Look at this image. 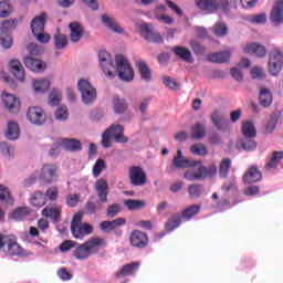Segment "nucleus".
Segmentation results:
<instances>
[{
	"instance_id": "f257e3e1",
	"label": "nucleus",
	"mask_w": 283,
	"mask_h": 283,
	"mask_svg": "<svg viewBox=\"0 0 283 283\" xmlns=\"http://www.w3.org/2000/svg\"><path fill=\"white\" fill-rule=\"evenodd\" d=\"M172 167L175 169H188L185 172V178L190 182H202L207 180V178H209V180H213L218 174V166H216V164H211L206 167L202 166L201 160L196 161L193 159H185L182 150L180 149L177 150V155L172 159Z\"/></svg>"
},
{
	"instance_id": "f03ea898",
	"label": "nucleus",
	"mask_w": 283,
	"mask_h": 283,
	"mask_svg": "<svg viewBox=\"0 0 283 283\" xmlns=\"http://www.w3.org/2000/svg\"><path fill=\"white\" fill-rule=\"evenodd\" d=\"M98 61L99 67H102V72L108 78H114L117 72L118 77L122 81H125L126 83H129V81H134V69H132V65H129V62H127L126 56L116 55V65H114V60H112V55H109L107 51L102 50L98 53Z\"/></svg>"
},
{
	"instance_id": "7ed1b4c3",
	"label": "nucleus",
	"mask_w": 283,
	"mask_h": 283,
	"mask_svg": "<svg viewBox=\"0 0 283 283\" xmlns=\"http://www.w3.org/2000/svg\"><path fill=\"white\" fill-rule=\"evenodd\" d=\"M106 244L107 242L104 238L93 237L75 248L73 258H75V260H90L92 255L98 253Z\"/></svg>"
},
{
	"instance_id": "20e7f679",
	"label": "nucleus",
	"mask_w": 283,
	"mask_h": 283,
	"mask_svg": "<svg viewBox=\"0 0 283 283\" xmlns=\"http://www.w3.org/2000/svg\"><path fill=\"white\" fill-rule=\"evenodd\" d=\"M0 251L9 258H25L28 251L17 242L13 235L3 234L0 232Z\"/></svg>"
},
{
	"instance_id": "39448f33",
	"label": "nucleus",
	"mask_w": 283,
	"mask_h": 283,
	"mask_svg": "<svg viewBox=\"0 0 283 283\" xmlns=\"http://www.w3.org/2000/svg\"><path fill=\"white\" fill-rule=\"evenodd\" d=\"M39 179L44 185H52L59 180V166L56 164H44L41 168Z\"/></svg>"
},
{
	"instance_id": "423d86ee",
	"label": "nucleus",
	"mask_w": 283,
	"mask_h": 283,
	"mask_svg": "<svg viewBox=\"0 0 283 283\" xmlns=\"http://www.w3.org/2000/svg\"><path fill=\"white\" fill-rule=\"evenodd\" d=\"M77 87L82 95V101L85 105H90L96 101V88L93 87L86 80H80Z\"/></svg>"
},
{
	"instance_id": "0eeeda50",
	"label": "nucleus",
	"mask_w": 283,
	"mask_h": 283,
	"mask_svg": "<svg viewBox=\"0 0 283 283\" xmlns=\"http://www.w3.org/2000/svg\"><path fill=\"white\" fill-rule=\"evenodd\" d=\"M283 52L280 49H274L270 54L269 70L272 76H277L282 72Z\"/></svg>"
},
{
	"instance_id": "6e6552de",
	"label": "nucleus",
	"mask_w": 283,
	"mask_h": 283,
	"mask_svg": "<svg viewBox=\"0 0 283 283\" xmlns=\"http://www.w3.org/2000/svg\"><path fill=\"white\" fill-rule=\"evenodd\" d=\"M27 118L30 120V123H33V125H43V123H45L48 119V116L45 115V111H43V108L32 106L28 109Z\"/></svg>"
},
{
	"instance_id": "1a4fd4ad",
	"label": "nucleus",
	"mask_w": 283,
	"mask_h": 283,
	"mask_svg": "<svg viewBox=\"0 0 283 283\" xmlns=\"http://www.w3.org/2000/svg\"><path fill=\"white\" fill-rule=\"evenodd\" d=\"M211 120L212 125L218 129L219 132H229L230 123L229 119L222 115L220 111H213L211 114Z\"/></svg>"
},
{
	"instance_id": "9d476101",
	"label": "nucleus",
	"mask_w": 283,
	"mask_h": 283,
	"mask_svg": "<svg viewBox=\"0 0 283 283\" xmlns=\"http://www.w3.org/2000/svg\"><path fill=\"white\" fill-rule=\"evenodd\" d=\"M2 103L11 114H18L21 109V102L12 94L2 93Z\"/></svg>"
},
{
	"instance_id": "9b49d317",
	"label": "nucleus",
	"mask_w": 283,
	"mask_h": 283,
	"mask_svg": "<svg viewBox=\"0 0 283 283\" xmlns=\"http://www.w3.org/2000/svg\"><path fill=\"white\" fill-rule=\"evenodd\" d=\"M9 71L13 74L14 78L20 83L25 81V69H23V64L21 61L17 59H12L9 62Z\"/></svg>"
},
{
	"instance_id": "f8f14e48",
	"label": "nucleus",
	"mask_w": 283,
	"mask_h": 283,
	"mask_svg": "<svg viewBox=\"0 0 283 283\" xmlns=\"http://www.w3.org/2000/svg\"><path fill=\"white\" fill-rule=\"evenodd\" d=\"M70 30V40L71 43H78L81 39H83V34H85V29L83 28V24L74 21L69 24Z\"/></svg>"
},
{
	"instance_id": "ddd939ff",
	"label": "nucleus",
	"mask_w": 283,
	"mask_h": 283,
	"mask_svg": "<svg viewBox=\"0 0 283 283\" xmlns=\"http://www.w3.org/2000/svg\"><path fill=\"white\" fill-rule=\"evenodd\" d=\"M95 191L97 193L99 202H107V196H109V185L107 184V180L98 179L95 182Z\"/></svg>"
},
{
	"instance_id": "4468645a",
	"label": "nucleus",
	"mask_w": 283,
	"mask_h": 283,
	"mask_svg": "<svg viewBox=\"0 0 283 283\" xmlns=\"http://www.w3.org/2000/svg\"><path fill=\"white\" fill-rule=\"evenodd\" d=\"M143 32L146 41H149L150 43H163L164 39L160 33L154 31V25L149 23L143 24Z\"/></svg>"
},
{
	"instance_id": "2eb2a0df",
	"label": "nucleus",
	"mask_w": 283,
	"mask_h": 283,
	"mask_svg": "<svg viewBox=\"0 0 283 283\" xmlns=\"http://www.w3.org/2000/svg\"><path fill=\"white\" fill-rule=\"evenodd\" d=\"M23 63L28 70H31V72H45V67H48L45 62L32 56H24Z\"/></svg>"
},
{
	"instance_id": "dca6fc26",
	"label": "nucleus",
	"mask_w": 283,
	"mask_h": 283,
	"mask_svg": "<svg viewBox=\"0 0 283 283\" xmlns=\"http://www.w3.org/2000/svg\"><path fill=\"white\" fill-rule=\"evenodd\" d=\"M195 6L208 14H213L220 8L218 0H195Z\"/></svg>"
},
{
	"instance_id": "f3484780",
	"label": "nucleus",
	"mask_w": 283,
	"mask_h": 283,
	"mask_svg": "<svg viewBox=\"0 0 283 283\" xmlns=\"http://www.w3.org/2000/svg\"><path fill=\"white\" fill-rule=\"evenodd\" d=\"M106 132L111 133L112 138H114L115 143L125 144L128 143L127 137H125V127L123 125H111Z\"/></svg>"
},
{
	"instance_id": "a211bd4d",
	"label": "nucleus",
	"mask_w": 283,
	"mask_h": 283,
	"mask_svg": "<svg viewBox=\"0 0 283 283\" xmlns=\"http://www.w3.org/2000/svg\"><path fill=\"white\" fill-rule=\"evenodd\" d=\"M270 20L274 25L283 23V0L276 1L270 13Z\"/></svg>"
},
{
	"instance_id": "6ab92c4d",
	"label": "nucleus",
	"mask_w": 283,
	"mask_h": 283,
	"mask_svg": "<svg viewBox=\"0 0 283 283\" xmlns=\"http://www.w3.org/2000/svg\"><path fill=\"white\" fill-rule=\"evenodd\" d=\"M48 14L42 12L40 15L35 17L31 22V32L32 34H39L40 32H45V21Z\"/></svg>"
},
{
	"instance_id": "aec40b11",
	"label": "nucleus",
	"mask_w": 283,
	"mask_h": 283,
	"mask_svg": "<svg viewBox=\"0 0 283 283\" xmlns=\"http://www.w3.org/2000/svg\"><path fill=\"white\" fill-rule=\"evenodd\" d=\"M127 220L125 218H117L113 221H102L99 223L101 231H104L105 233H112L115 229H118V227L125 226Z\"/></svg>"
},
{
	"instance_id": "412c9836",
	"label": "nucleus",
	"mask_w": 283,
	"mask_h": 283,
	"mask_svg": "<svg viewBox=\"0 0 283 283\" xmlns=\"http://www.w3.org/2000/svg\"><path fill=\"white\" fill-rule=\"evenodd\" d=\"M140 269V263L133 262L124 265L119 271L115 273L116 280H120V277H127L129 275H134L136 271Z\"/></svg>"
},
{
	"instance_id": "4be33fe9",
	"label": "nucleus",
	"mask_w": 283,
	"mask_h": 283,
	"mask_svg": "<svg viewBox=\"0 0 283 283\" xmlns=\"http://www.w3.org/2000/svg\"><path fill=\"white\" fill-rule=\"evenodd\" d=\"M202 209V205H191L188 206L187 208L182 209L180 214L181 220H186V222H189V220H193L198 213H200V210Z\"/></svg>"
},
{
	"instance_id": "5701e85b",
	"label": "nucleus",
	"mask_w": 283,
	"mask_h": 283,
	"mask_svg": "<svg viewBox=\"0 0 283 283\" xmlns=\"http://www.w3.org/2000/svg\"><path fill=\"white\" fill-rule=\"evenodd\" d=\"M260 180H262V172L255 166L249 168L243 176V182L247 185H253V182H260Z\"/></svg>"
},
{
	"instance_id": "b1692460",
	"label": "nucleus",
	"mask_w": 283,
	"mask_h": 283,
	"mask_svg": "<svg viewBox=\"0 0 283 283\" xmlns=\"http://www.w3.org/2000/svg\"><path fill=\"white\" fill-rule=\"evenodd\" d=\"M244 52H247V54H253V56H258V59H262V57L266 56V48H264V45H260L255 42L247 44L244 46Z\"/></svg>"
},
{
	"instance_id": "393cba45",
	"label": "nucleus",
	"mask_w": 283,
	"mask_h": 283,
	"mask_svg": "<svg viewBox=\"0 0 283 283\" xmlns=\"http://www.w3.org/2000/svg\"><path fill=\"white\" fill-rule=\"evenodd\" d=\"M61 208L56 206L46 207L42 210L43 218H50L55 224L61 222Z\"/></svg>"
},
{
	"instance_id": "a878e982",
	"label": "nucleus",
	"mask_w": 283,
	"mask_h": 283,
	"mask_svg": "<svg viewBox=\"0 0 283 283\" xmlns=\"http://www.w3.org/2000/svg\"><path fill=\"white\" fill-rule=\"evenodd\" d=\"M259 104L264 109L269 108L270 105H273V93L271 90L261 87L259 93Z\"/></svg>"
},
{
	"instance_id": "bb28decb",
	"label": "nucleus",
	"mask_w": 283,
	"mask_h": 283,
	"mask_svg": "<svg viewBox=\"0 0 283 283\" xmlns=\"http://www.w3.org/2000/svg\"><path fill=\"white\" fill-rule=\"evenodd\" d=\"M165 12H167V7L164 4L158 6L154 10V14L160 23H165L166 25H171L174 23V19L170 15H167Z\"/></svg>"
},
{
	"instance_id": "cd10ccee",
	"label": "nucleus",
	"mask_w": 283,
	"mask_h": 283,
	"mask_svg": "<svg viewBox=\"0 0 283 283\" xmlns=\"http://www.w3.org/2000/svg\"><path fill=\"white\" fill-rule=\"evenodd\" d=\"M172 52L181 61H185V63H193V56L191 55V50H189L188 48L177 45L172 48Z\"/></svg>"
},
{
	"instance_id": "c85d7f7f",
	"label": "nucleus",
	"mask_w": 283,
	"mask_h": 283,
	"mask_svg": "<svg viewBox=\"0 0 283 283\" xmlns=\"http://www.w3.org/2000/svg\"><path fill=\"white\" fill-rule=\"evenodd\" d=\"M282 116V111H274L271 115V118L266 123V125L263 128V134H273L275 132V127L277 125V120H280V117Z\"/></svg>"
},
{
	"instance_id": "c756f323",
	"label": "nucleus",
	"mask_w": 283,
	"mask_h": 283,
	"mask_svg": "<svg viewBox=\"0 0 283 283\" xmlns=\"http://www.w3.org/2000/svg\"><path fill=\"white\" fill-rule=\"evenodd\" d=\"M231 59V51H221L217 53L209 54L207 60L210 63H229Z\"/></svg>"
},
{
	"instance_id": "7c9ffc66",
	"label": "nucleus",
	"mask_w": 283,
	"mask_h": 283,
	"mask_svg": "<svg viewBox=\"0 0 283 283\" xmlns=\"http://www.w3.org/2000/svg\"><path fill=\"white\" fill-rule=\"evenodd\" d=\"M62 147H64V149L66 151H81L83 149V145L81 144V140L78 139H62Z\"/></svg>"
},
{
	"instance_id": "2f4dec72",
	"label": "nucleus",
	"mask_w": 283,
	"mask_h": 283,
	"mask_svg": "<svg viewBox=\"0 0 283 283\" xmlns=\"http://www.w3.org/2000/svg\"><path fill=\"white\" fill-rule=\"evenodd\" d=\"M239 147H241L243 151H255V149H258V142H255L253 137H243L239 139Z\"/></svg>"
},
{
	"instance_id": "473e14b6",
	"label": "nucleus",
	"mask_w": 283,
	"mask_h": 283,
	"mask_svg": "<svg viewBox=\"0 0 283 283\" xmlns=\"http://www.w3.org/2000/svg\"><path fill=\"white\" fill-rule=\"evenodd\" d=\"M191 135L190 138L192 140H200V138H205L207 136V128L205 127L203 124L200 123H196L192 127H191Z\"/></svg>"
},
{
	"instance_id": "72a5a7b5",
	"label": "nucleus",
	"mask_w": 283,
	"mask_h": 283,
	"mask_svg": "<svg viewBox=\"0 0 283 283\" xmlns=\"http://www.w3.org/2000/svg\"><path fill=\"white\" fill-rule=\"evenodd\" d=\"M20 134H21V130L19 128V124H17L14 122H9L8 127H7V132H6L7 138L9 140H18Z\"/></svg>"
},
{
	"instance_id": "f704fd0d",
	"label": "nucleus",
	"mask_w": 283,
	"mask_h": 283,
	"mask_svg": "<svg viewBox=\"0 0 283 283\" xmlns=\"http://www.w3.org/2000/svg\"><path fill=\"white\" fill-rule=\"evenodd\" d=\"M283 159V151L282 150H274L269 163L265 165L266 171H271V169H275L280 164V160Z\"/></svg>"
},
{
	"instance_id": "c9c22d12",
	"label": "nucleus",
	"mask_w": 283,
	"mask_h": 283,
	"mask_svg": "<svg viewBox=\"0 0 283 283\" xmlns=\"http://www.w3.org/2000/svg\"><path fill=\"white\" fill-rule=\"evenodd\" d=\"M212 34L219 39H224V36L229 34V25H227L224 22H217L212 27Z\"/></svg>"
},
{
	"instance_id": "e433bc0d",
	"label": "nucleus",
	"mask_w": 283,
	"mask_h": 283,
	"mask_svg": "<svg viewBox=\"0 0 283 283\" xmlns=\"http://www.w3.org/2000/svg\"><path fill=\"white\" fill-rule=\"evenodd\" d=\"M129 178L133 185H143V168L133 167L129 170Z\"/></svg>"
},
{
	"instance_id": "4c0bfd02",
	"label": "nucleus",
	"mask_w": 283,
	"mask_h": 283,
	"mask_svg": "<svg viewBox=\"0 0 283 283\" xmlns=\"http://www.w3.org/2000/svg\"><path fill=\"white\" fill-rule=\"evenodd\" d=\"M241 132L244 138H255L258 136V130H255V126L251 122H244Z\"/></svg>"
},
{
	"instance_id": "58836bf2",
	"label": "nucleus",
	"mask_w": 283,
	"mask_h": 283,
	"mask_svg": "<svg viewBox=\"0 0 283 283\" xmlns=\"http://www.w3.org/2000/svg\"><path fill=\"white\" fill-rule=\"evenodd\" d=\"M102 23H104L106 28H109V30H113V32H118V33L123 32V28H120L118 23L114 21V18L107 14L102 15Z\"/></svg>"
},
{
	"instance_id": "ea45409f",
	"label": "nucleus",
	"mask_w": 283,
	"mask_h": 283,
	"mask_svg": "<svg viewBox=\"0 0 283 283\" xmlns=\"http://www.w3.org/2000/svg\"><path fill=\"white\" fill-rule=\"evenodd\" d=\"M0 203L7 207L8 205H14V199L12 195H10V190L2 185H0Z\"/></svg>"
},
{
	"instance_id": "a19ab883",
	"label": "nucleus",
	"mask_w": 283,
	"mask_h": 283,
	"mask_svg": "<svg viewBox=\"0 0 283 283\" xmlns=\"http://www.w3.org/2000/svg\"><path fill=\"white\" fill-rule=\"evenodd\" d=\"M113 107H114L115 114H124V112L127 111V102H125V99L115 95L113 97Z\"/></svg>"
},
{
	"instance_id": "79ce46f5",
	"label": "nucleus",
	"mask_w": 283,
	"mask_h": 283,
	"mask_svg": "<svg viewBox=\"0 0 283 283\" xmlns=\"http://www.w3.org/2000/svg\"><path fill=\"white\" fill-rule=\"evenodd\" d=\"M81 222H83V213L76 212L71 222V233L76 238L81 237L78 235V227L81 226Z\"/></svg>"
},
{
	"instance_id": "37998d69",
	"label": "nucleus",
	"mask_w": 283,
	"mask_h": 283,
	"mask_svg": "<svg viewBox=\"0 0 283 283\" xmlns=\"http://www.w3.org/2000/svg\"><path fill=\"white\" fill-rule=\"evenodd\" d=\"M93 232H94V227H92V224L82 223L77 230V235H80V237L73 235V238H75V240H83V238H85V235H91V233H93Z\"/></svg>"
},
{
	"instance_id": "c03bdc74",
	"label": "nucleus",
	"mask_w": 283,
	"mask_h": 283,
	"mask_svg": "<svg viewBox=\"0 0 283 283\" xmlns=\"http://www.w3.org/2000/svg\"><path fill=\"white\" fill-rule=\"evenodd\" d=\"M205 191V186L202 184H192L188 187V193L192 200L200 198Z\"/></svg>"
},
{
	"instance_id": "a18cd8bd",
	"label": "nucleus",
	"mask_w": 283,
	"mask_h": 283,
	"mask_svg": "<svg viewBox=\"0 0 283 283\" xmlns=\"http://www.w3.org/2000/svg\"><path fill=\"white\" fill-rule=\"evenodd\" d=\"M30 213H32V210L29 207H20L12 212V218L14 220H25Z\"/></svg>"
},
{
	"instance_id": "49530a36",
	"label": "nucleus",
	"mask_w": 283,
	"mask_h": 283,
	"mask_svg": "<svg viewBox=\"0 0 283 283\" xmlns=\"http://www.w3.org/2000/svg\"><path fill=\"white\" fill-rule=\"evenodd\" d=\"M54 45L56 50H63L67 48V35L62 34L61 30L57 29V33L54 35Z\"/></svg>"
},
{
	"instance_id": "de8ad7c7",
	"label": "nucleus",
	"mask_w": 283,
	"mask_h": 283,
	"mask_svg": "<svg viewBox=\"0 0 283 283\" xmlns=\"http://www.w3.org/2000/svg\"><path fill=\"white\" fill-rule=\"evenodd\" d=\"M182 217L180 213L174 214L166 223V231H174L178 229V226L181 223Z\"/></svg>"
},
{
	"instance_id": "09e8293b",
	"label": "nucleus",
	"mask_w": 283,
	"mask_h": 283,
	"mask_svg": "<svg viewBox=\"0 0 283 283\" xmlns=\"http://www.w3.org/2000/svg\"><path fill=\"white\" fill-rule=\"evenodd\" d=\"M231 171V159L224 158L219 165V176L220 178H227Z\"/></svg>"
},
{
	"instance_id": "8fccbe9b",
	"label": "nucleus",
	"mask_w": 283,
	"mask_h": 283,
	"mask_svg": "<svg viewBox=\"0 0 283 283\" xmlns=\"http://www.w3.org/2000/svg\"><path fill=\"white\" fill-rule=\"evenodd\" d=\"M17 28V21L6 20L0 23V34H10L11 30Z\"/></svg>"
},
{
	"instance_id": "3c124183",
	"label": "nucleus",
	"mask_w": 283,
	"mask_h": 283,
	"mask_svg": "<svg viewBox=\"0 0 283 283\" xmlns=\"http://www.w3.org/2000/svg\"><path fill=\"white\" fill-rule=\"evenodd\" d=\"M31 205L33 207H45V195L41 191L34 192L31 198Z\"/></svg>"
},
{
	"instance_id": "603ef678",
	"label": "nucleus",
	"mask_w": 283,
	"mask_h": 283,
	"mask_svg": "<svg viewBox=\"0 0 283 283\" xmlns=\"http://www.w3.org/2000/svg\"><path fill=\"white\" fill-rule=\"evenodd\" d=\"M34 92H48L50 90V82L48 80H36L33 82Z\"/></svg>"
},
{
	"instance_id": "864d4df0",
	"label": "nucleus",
	"mask_w": 283,
	"mask_h": 283,
	"mask_svg": "<svg viewBox=\"0 0 283 283\" xmlns=\"http://www.w3.org/2000/svg\"><path fill=\"white\" fill-rule=\"evenodd\" d=\"M190 153L193 154V156H207V154H209V149H207L205 144L199 143L191 146Z\"/></svg>"
},
{
	"instance_id": "5fc2aeb1",
	"label": "nucleus",
	"mask_w": 283,
	"mask_h": 283,
	"mask_svg": "<svg viewBox=\"0 0 283 283\" xmlns=\"http://www.w3.org/2000/svg\"><path fill=\"white\" fill-rule=\"evenodd\" d=\"M129 241L133 247H140L143 244V232L134 230L130 233Z\"/></svg>"
},
{
	"instance_id": "6e6d98bb",
	"label": "nucleus",
	"mask_w": 283,
	"mask_h": 283,
	"mask_svg": "<svg viewBox=\"0 0 283 283\" xmlns=\"http://www.w3.org/2000/svg\"><path fill=\"white\" fill-rule=\"evenodd\" d=\"M103 209V205L99 202H94V201H87L85 203V211L88 213V216H93V213H96V211H101Z\"/></svg>"
},
{
	"instance_id": "4d7b16f0",
	"label": "nucleus",
	"mask_w": 283,
	"mask_h": 283,
	"mask_svg": "<svg viewBox=\"0 0 283 283\" xmlns=\"http://www.w3.org/2000/svg\"><path fill=\"white\" fill-rule=\"evenodd\" d=\"M0 151L2 156H7V158H10L14 156V146L8 145L6 142L0 143Z\"/></svg>"
},
{
	"instance_id": "13d9d810",
	"label": "nucleus",
	"mask_w": 283,
	"mask_h": 283,
	"mask_svg": "<svg viewBox=\"0 0 283 283\" xmlns=\"http://www.w3.org/2000/svg\"><path fill=\"white\" fill-rule=\"evenodd\" d=\"M189 45L192 50V52H195L197 54V56H202V54H205V52H207V49L205 46H202V44H200V42L191 40L189 42Z\"/></svg>"
},
{
	"instance_id": "bf43d9fd",
	"label": "nucleus",
	"mask_w": 283,
	"mask_h": 283,
	"mask_svg": "<svg viewBox=\"0 0 283 283\" xmlns=\"http://www.w3.org/2000/svg\"><path fill=\"white\" fill-rule=\"evenodd\" d=\"M12 14V6L8 3V1L0 2V17L6 19Z\"/></svg>"
},
{
	"instance_id": "052dcab7",
	"label": "nucleus",
	"mask_w": 283,
	"mask_h": 283,
	"mask_svg": "<svg viewBox=\"0 0 283 283\" xmlns=\"http://www.w3.org/2000/svg\"><path fill=\"white\" fill-rule=\"evenodd\" d=\"M0 43L6 50L12 48V35L10 33H0Z\"/></svg>"
},
{
	"instance_id": "680f3d73",
	"label": "nucleus",
	"mask_w": 283,
	"mask_h": 283,
	"mask_svg": "<svg viewBox=\"0 0 283 283\" xmlns=\"http://www.w3.org/2000/svg\"><path fill=\"white\" fill-rule=\"evenodd\" d=\"M124 205L129 211H136V209L143 208V201L140 200L127 199L124 201Z\"/></svg>"
},
{
	"instance_id": "e2e57ef3",
	"label": "nucleus",
	"mask_w": 283,
	"mask_h": 283,
	"mask_svg": "<svg viewBox=\"0 0 283 283\" xmlns=\"http://www.w3.org/2000/svg\"><path fill=\"white\" fill-rule=\"evenodd\" d=\"M70 117V112L67 111V106H61L55 111L56 120H67Z\"/></svg>"
},
{
	"instance_id": "0e129e2a",
	"label": "nucleus",
	"mask_w": 283,
	"mask_h": 283,
	"mask_svg": "<svg viewBox=\"0 0 283 283\" xmlns=\"http://www.w3.org/2000/svg\"><path fill=\"white\" fill-rule=\"evenodd\" d=\"M105 160L103 159H97L95 165L93 166V176L95 178H98L103 170L105 169Z\"/></svg>"
},
{
	"instance_id": "69168bd1",
	"label": "nucleus",
	"mask_w": 283,
	"mask_h": 283,
	"mask_svg": "<svg viewBox=\"0 0 283 283\" xmlns=\"http://www.w3.org/2000/svg\"><path fill=\"white\" fill-rule=\"evenodd\" d=\"M161 78H163V83H164L165 87H167L168 90H172V91L178 90V87H179L178 82H175L174 78H171L170 76H167V75H164Z\"/></svg>"
},
{
	"instance_id": "338daca9",
	"label": "nucleus",
	"mask_w": 283,
	"mask_h": 283,
	"mask_svg": "<svg viewBox=\"0 0 283 283\" xmlns=\"http://www.w3.org/2000/svg\"><path fill=\"white\" fill-rule=\"evenodd\" d=\"M120 211V206L118 203H113L106 210L107 218H116Z\"/></svg>"
},
{
	"instance_id": "774afa93",
	"label": "nucleus",
	"mask_w": 283,
	"mask_h": 283,
	"mask_svg": "<svg viewBox=\"0 0 283 283\" xmlns=\"http://www.w3.org/2000/svg\"><path fill=\"white\" fill-rule=\"evenodd\" d=\"M78 200H81V195H69L66 197V205L67 207H76Z\"/></svg>"
}]
</instances>
